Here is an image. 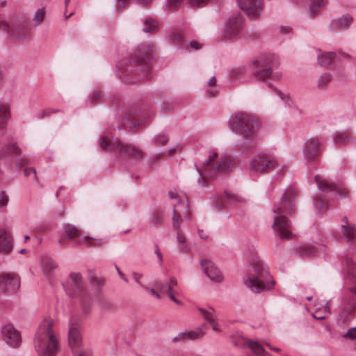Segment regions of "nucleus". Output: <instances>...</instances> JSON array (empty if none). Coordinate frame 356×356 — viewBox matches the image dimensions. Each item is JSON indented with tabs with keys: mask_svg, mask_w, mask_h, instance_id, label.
Segmentation results:
<instances>
[{
	"mask_svg": "<svg viewBox=\"0 0 356 356\" xmlns=\"http://www.w3.org/2000/svg\"><path fill=\"white\" fill-rule=\"evenodd\" d=\"M146 122L147 120L142 119L128 118L123 122V127L126 129L131 130L132 129L140 127L141 124H144Z\"/></svg>",
	"mask_w": 356,
	"mask_h": 356,
	"instance_id": "nucleus-34",
	"label": "nucleus"
},
{
	"mask_svg": "<svg viewBox=\"0 0 356 356\" xmlns=\"http://www.w3.org/2000/svg\"><path fill=\"white\" fill-rule=\"evenodd\" d=\"M275 165V161L269 156L259 154L251 161V168L256 172H261L271 169Z\"/></svg>",
	"mask_w": 356,
	"mask_h": 356,
	"instance_id": "nucleus-12",
	"label": "nucleus"
},
{
	"mask_svg": "<svg viewBox=\"0 0 356 356\" xmlns=\"http://www.w3.org/2000/svg\"><path fill=\"white\" fill-rule=\"evenodd\" d=\"M296 195V189L292 186H289L284 191L277 207L273 209L275 216L273 228L282 239H289L293 237L291 222L282 213H291L295 211Z\"/></svg>",
	"mask_w": 356,
	"mask_h": 356,
	"instance_id": "nucleus-2",
	"label": "nucleus"
},
{
	"mask_svg": "<svg viewBox=\"0 0 356 356\" xmlns=\"http://www.w3.org/2000/svg\"><path fill=\"white\" fill-rule=\"evenodd\" d=\"M246 70L247 69L244 66L235 67L231 71L230 77L234 80L238 79L246 72Z\"/></svg>",
	"mask_w": 356,
	"mask_h": 356,
	"instance_id": "nucleus-41",
	"label": "nucleus"
},
{
	"mask_svg": "<svg viewBox=\"0 0 356 356\" xmlns=\"http://www.w3.org/2000/svg\"><path fill=\"white\" fill-rule=\"evenodd\" d=\"M310 1L309 13L314 16L318 10L323 8L326 4V0H309Z\"/></svg>",
	"mask_w": 356,
	"mask_h": 356,
	"instance_id": "nucleus-38",
	"label": "nucleus"
},
{
	"mask_svg": "<svg viewBox=\"0 0 356 356\" xmlns=\"http://www.w3.org/2000/svg\"><path fill=\"white\" fill-rule=\"evenodd\" d=\"M204 334V331H203L201 327H197L193 330H189L179 333L176 337L172 338V341L177 342L189 340H197L202 339Z\"/></svg>",
	"mask_w": 356,
	"mask_h": 356,
	"instance_id": "nucleus-19",
	"label": "nucleus"
},
{
	"mask_svg": "<svg viewBox=\"0 0 356 356\" xmlns=\"http://www.w3.org/2000/svg\"><path fill=\"white\" fill-rule=\"evenodd\" d=\"M141 287L143 289H144L146 291L149 292L150 294H152V296L156 297V298H158V299L161 298V296H160L159 293L158 291H156L155 289H149V287H147L143 284H141Z\"/></svg>",
	"mask_w": 356,
	"mask_h": 356,
	"instance_id": "nucleus-54",
	"label": "nucleus"
},
{
	"mask_svg": "<svg viewBox=\"0 0 356 356\" xmlns=\"http://www.w3.org/2000/svg\"><path fill=\"white\" fill-rule=\"evenodd\" d=\"M243 17L241 15H232L225 22L223 35L226 38H234L243 31Z\"/></svg>",
	"mask_w": 356,
	"mask_h": 356,
	"instance_id": "nucleus-9",
	"label": "nucleus"
},
{
	"mask_svg": "<svg viewBox=\"0 0 356 356\" xmlns=\"http://www.w3.org/2000/svg\"><path fill=\"white\" fill-rule=\"evenodd\" d=\"M171 40L177 44L181 45L183 43L182 35L179 33H173L170 36Z\"/></svg>",
	"mask_w": 356,
	"mask_h": 356,
	"instance_id": "nucleus-49",
	"label": "nucleus"
},
{
	"mask_svg": "<svg viewBox=\"0 0 356 356\" xmlns=\"http://www.w3.org/2000/svg\"><path fill=\"white\" fill-rule=\"evenodd\" d=\"M47 16L46 6L38 8L34 13L31 19L32 23L35 26H38L42 24Z\"/></svg>",
	"mask_w": 356,
	"mask_h": 356,
	"instance_id": "nucleus-28",
	"label": "nucleus"
},
{
	"mask_svg": "<svg viewBox=\"0 0 356 356\" xmlns=\"http://www.w3.org/2000/svg\"><path fill=\"white\" fill-rule=\"evenodd\" d=\"M68 341L72 348L78 346L81 342L79 318L72 317L69 321Z\"/></svg>",
	"mask_w": 356,
	"mask_h": 356,
	"instance_id": "nucleus-13",
	"label": "nucleus"
},
{
	"mask_svg": "<svg viewBox=\"0 0 356 356\" xmlns=\"http://www.w3.org/2000/svg\"><path fill=\"white\" fill-rule=\"evenodd\" d=\"M24 174L25 176L28 177L31 175H33L35 179H36V171L33 168H26L24 170Z\"/></svg>",
	"mask_w": 356,
	"mask_h": 356,
	"instance_id": "nucleus-56",
	"label": "nucleus"
},
{
	"mask_svg": "<svg viewBox=\"0 0 356 356\" xmlns=\"http://www.w3.org/2000/svg\"><path fill=\"white\" fill-rule=\"evenodd\" d=\"M19 279L17 275L11 273L0 275L1 291L14 293L19 288Z\"/></svg>",
	"mask_w": 356,
	"mask_h": 356,
	"instance_id": "nucleus-14",
	"label": "nucleus"
},
{
	"mask_svg": "<svg viewBox=\"0 0 356 356\" xmlns=\"http://www.w3.org/2000/svg\"><path fill=\"white\" fill-rule=\"evenodd\" d=\"M344 259L347 267L346 279L356 283V249L350 248Z\"/></svg>",
	"mask_w": 356,
	"mask_h": 356,
	"instance_id": "nucleus-15",
	"label": "nucleus"
},
{
	"mask_svg": "<svg viewBox=\"0 0 356 356\" xmlns=\"http://www.w3.org/2000/svg\"><path fill=\"white\" fill-rule=\"evenodd\" d=\"M82 240L83 241V243H85L88 247H92V241H96V239L92 238L89 236H86Z\"/></svg>",
	"mask_w": 356,
	"mask_h": 356,
	"instance_id": "nucleus-62",
	"label": "nucleus"
},
{
	"mask_svg": "<svg viewBox=\"0 0 356 356\" xmlns=\"http://www.w3.org/2000/svg\"><path fill=\"white\" fill-rule=\"evenodd\" d=\"M158 30V24L155 20L147 19L144 22L143 31L145 33H154Z\"/></svg>",
	"mask_w": 356,
	"mask_h": 356,
	"instance_id": "nucleus-40",
	"label": "nucleus"
},
{
	"mask_svg": "<svg viewBox=\"0 0 356 356\" xmlns=\"http://www.w3.org/2000/svg\"><path fill=\"white\" fill-rule=\"evenodd\" d=\"M10 117V112L8 104L0 102V130L6 129Z\"/></svg>",
	"mask_w": 356,
	"mask_h": 356,
	"instance_id": "nucleus-26",
	"label": "nucleus"
},
{
	"mask_svg": "<svg viewBox=\"0 0 356 356\" xmlns=\"http://www.w3.org/2000/svg\"><path fill=\"white\" fill-rule=\"evenodd\" d=\"M336 54L334 52H323L318 56V63L323 67H328L335 58Z\"/></svg>",
	"mask_w": 356,
	"mask_h": 356,
	"instance_id": "nucleus-33",
	"label": "nucleus"
},
{
	"mask_svg": "<svg viewBox=\"0 0 356 356\" xmlns=\"http://www.w3.org/2000/svg\"><path fill=\"white\" fill-rule=\"evenodd\" d=\"M70 280L76 288L77 292H81L83 290V279L80 273H74L70 275Z\"/></svg>",
	"mask_w": 356,
	"mask_h": 356,
	"instance_id": "nucleus-36",
	"label": "nucleus"
},
{
	"mask_svg": "<svg viewBox=\"0 0 356 356\" xmlns=\"http://www.w3.org/2000/svg\"><path fill=\"white\" fill-rule=\"evenodd\" d=\"M182 223V219L179 214H177L175 211L172 216V226L175 229H179Z\"/></svg>",
	"mask_w": 356,
	"mask_h": 356,
	"instance_id": "nucleus-46",
	"label": "nucleus"
},
{
	"mask_svg": "<svg viewBox=\"0 0 356 356\" xmlns=\"http://www.w3.org/2000/svg\"><path fill=\"white\" fill-rule=\"evenodd\" d=\"M248 347L252 350V353L257 356H262L263 355H267L272 356L268 354L264 347L257 341L252 340H247Z\"/></svg>",
	"mask_w": 356,
	"mask_h": 356,
	"instance_id": "nucleus-32",
	"label": "nucleus"
},
{
	"mask_svg": "<svg viewBox=\"0 0 356 356\" xmlns=\"http://www.w3.org/2000/svg\"><path fill=\"white\" fill-rule=\"evenodd\" d=\"M58 111H59V110H53V109L44 110L41 113L40 115L39 116V118L42 119L46 116L50 115L51 113H56Z\"/></svg>",
	"mask_w": 356,
	"mask_h": 356,
	"instance_id": "nucleus-58",
	"label": "nucleus"
},
{
	"mask_svg": "<svg viewBox=\"0 0 356 356\" xmlns=\"http://www.w3.org/2000/svg\"><path fill=\"white\" fill-rule=\"evenodd\" d=\"M122 143L118 138L102 136L99 140V147L104 151H115L121 149Z\"/></svg>",
	"mask_w": 356,
	"mask_h": 356,
	"instance_id": "nucleus-20",
	"label": "nucleus"
},
{
	"mask_svg": "<svg viewBox=\"0 0 356 356\" xmlns=\"http://www.w3.org/2000/svg\"><path fill=\"white\" fill-rule=\"evenodd\" d=\"M154 286H156V288L161 292V293H165V289H166V286L167 285L164 283H162V282H156L154 283Z\"/></svg>",
	"mask_w": 356,
	"mask_h": 356,
	"instance_id": "nucleus-57",
	"label": "nucleus"
},
{
	"mask_svg": "<svg viewBox=\"0 0 356 356\" xmlns=\"http://www.w3.org/2000/svg\"><path fill=\"white\" fill-rule=\"evenodd\" d=\"M88 279L91 283L99 284L96 277H95V272L92 270H88Z\"/></svg>",
	"mask_w": 356,
	"mask_h": 356,
	"instance_id": "nucleus-59",
	"label": "nucleus"
},
{
	"mask_svg": "<svg viewBox=\"0 0 356 356\" xmlns=\"http://www.w3.org/2000/svg\"><path fill=\"white\" fill-rule=\"evenodd\" d=\"M115 268H116V270H117L118 274L119 275L120 277L124 282H128V279H127V276L122 272H121V270H120V268H118V266H115Z\"/></svg>",
	"mask_w": 356,
	"mask_h": 356,
	"instance_id": "nucleus-64",
	"label": "nucleus"
},
{
	"mask_svg": "<svg viewBox=\"0 0 356 356\" xmlns=\"http://www.w3.org/2000/svg\"><path fill=\"white\" fill-rule=\"evenodd\" d=\"M177 239L178 243H179L180 248L184 250L185 248L184 243L186 241V238H185V236H184V234L182 233L178 232L177 234Z\"/></svg>",
	"mask_w": 356,
	"mask_h": 356,
	"instance_id": "nucleus-51",
	"label": "nucleus"
},
{
	"mask_svg": "<svg viewBox=\"0 0 356 356\" xmlns=\"http://www.w3.org/2000/svg\"><path fill=\"white\" fill-rule=\"evenodd\" d=\"M0 28L3 31L9 32L10 35L15 40L25 39L29 35V32L24 26H12L0 19Z\"/></svg>",
	"mask_w": 356,
	"mask_h": 356,
	"instance_id": "nucleus-17",
	"label": "nucleus"
},
{
	"mask_svg": "<svg viewBox=\"0 0 356 356\" xmlns=\"http://www.w3.org/2000/svg\"><path fill=\"white\" fill-rule=\"evenodd\" d=\"M253 273L243 277L245 285L252 292L261 293L273 289L275 282L272 280L268 267L258 257L250 261Z\"/></svg>",
	"mask_w": 356,
	"mask_h": 356,
	"instance_id": "nucleus-4",
	"label": "nucleus"
},
{
	"mask_svg": "<svg viewBox=\"0 0 356 356\" xmlns=\"http://www.w3.org/2000/svg\"><path fill=\"white\" fill-rule=\"evenodd\" d=\"M233 166L232 161L229 156H223L220 158L216 152L209 155L207 160L202 163V169L200 170L195 165L200 177L197 182L200 186H205L207 179L213 178L219 174L227 172Z\"/></svg>",
	"mask_w": 356,
	"mask_h": 356,
	"instance_id": "nucleus-6",
	"label": "nucleus"
},
{
	"mask_svg": "<svg viewBox=\"0 0 356 356\" xmlns=\"http://www.w3.org/2000/svg\"><path fill=\"white\" fill-rule=\"evenodd\" d=\"M120 153L122 156L136 161L143 158L142 151L129 144H122Z\"/></svg>",
	"mask_w": 356,
	"mask_h": 356,
	"instance_id": "nucleus-22",
	"label": "nucleus"
},
{
	"mask_svg": "<svg viewBox=\"0 0 356 356\" xmlns=\"http://www.w3.org/2000/svg\"><path fill=\"white\" fill-rule=\"evenodd\" d=\"M54 321L45 319L40 325L35 334V348L42 356H56L58 351V343L53 330Z\"/></svg>",
	"mask_w": 356,
	"mask_h": 356,
	"instance_id": "nucleus-5",
	"label": "nucleus"
},
{
	"mask_svg": "<svg viewBox=\"0 0 356 356\" xmlns=\"http://www.w3.org/2000/svg\"><path fill=\"white\" fill-rule=\"evenodd\" d=\"M40 264L42 269L47 273L51 272L57 267L56 262L47 255H43L41 257Z\"/></svg>",
	"mask_w": 356,
	"mask_h": 356,
	"instance_id": "nucleus-31",
	"label": "nucleus"
},
{
	"mask_svg": "<svg viewBox=\"0 0 356 356\" xmlns=\"http://www.w3.org/2000/svg\"><path fill=\"white\" fill-rule=\"evenodd\" d=\"M255 70L253 76L258 80L265 81L272 75V67L275 65L273 56L266 55L259 57L253 61Z\"/></svg>",
	"mask_w": 356,
	"mask_h": 356,
	"instance_id": "nucleus-8",
	"label": "nucleus"
},
{
	"mask_svg": "<svg viewBox=\"0 0 356 356\" xmlns=\"http://www.w3.org/2000/svg\"><path fill=\"white\" fill-rule=\"evenodd\" d=\"M117 3L118 4V6L120 8H127V5L129 3L130 0H115Z\"/></svg>",
	"mask_w": 356,
	"mask_h": 356,
	"instance_id": "nucleus-61",
	"label": "nucleus"
},
{
	"mask_svg": "<svg viewBox=\"0 0 356 356\" xmlns=\"http://www.w3.org/2000/svg\"><path fill=\"white\" fill-rule=\"evenodd\" d=\"M303 157L305 160L316 166L320 163L318 158L321 156L322 149L320 140L317 137L307 139L302 145Z\"/></svg>",
	"mask_w": 356,
	"mask_h": 356,
	"instance_id": "nucleus-7",
	"label": "nucleus"
},
{
	"mask_svg": "<svg viewBox=\"0 0 356 356\" xmlns=\"http://www.w3.org/2000/svg\"><path fill=\"white\" fill-rule=\"evenodd\" d=\"M169 139L167 134L160 133L152 138V143L156 147H162L168 144Z\"/></svg>",
	"mask_w": 356,
	"mask_h": 356,
	"instance_id": "nucleus-37",
	"label": "nucleus"
},
{
	"mask_svg": "<svg viewBox=\"0 0 356 356\" xmlns=\"http://www.w3.org/2000/svg\"><path fill=\"white\" fill-rule=\"evenodd\" d=\"M296 252L300 257H309L317 252L315 247L309 245H302L296 249Z\"/></svg>",
	"mask_w": 356,
	"mask_h": 356,
	"instance_id": "nucleus-35",
	"label": "nucleus"
},
{
	"mask_svg": "<svg viewBox=\"0 0 356 356\" xmlns=\"http://www.w3.org/2000/svg\"><path fill=\"white\" fill-rule=\"evenodd\" d=\"M197 310L203 316L204 320L209 323H215V320H217L218 316L216 310L213 307H209L208 309L202 307H197Z\"/></svg>",
	"mask_w": 356,
	"mask_h": 356,
	"instance_id": "nucleus-29",
	"label": "nucleus"
},
{
	"mask_svg": "<svg viewBox=\"0 0 356 356\" xmlns=\"http://www.w3.org/2000/svg\"><path fill=\"white\" fill-rule=\"evenodd\" d=\"M334 140L337 144H349L350 143H356V138L351 137L348 134L344 132H337L334 136Z\"/></svg>",
	"mask_w": 356,
	"mask_h": 356,
	"instance_id": "nucleus-30",
	"label": "nucleus"
},
{
	"mask_svg": "<svg viewBox=\"0 0 356 356\" xmlns=\"http://www.w3.org/2000/svg\"><path fill=\"white\" fill-rule=\"evenodd\" d=\"M74 356H92V353L90 349L81 348L73 352Z\"/></svg>",
	"mask_w": 356,
	"mask_h": 356,
	"instance_id": "nucleus-47",
	"label": "nucleus"
},
{
	"mask_svg": "<svg viewBox=\"0 0 356 356\" xmlns=\"http://www.w3.org/2000/svg\"><path fill=\"white\" fill-rule=\"evenodd\" d=\"M341 221L343 224L341 225L343 235L349 242H356V228L352 224L348 222L347 217L344 216Z\"/></svg>",
	"mask_w": 356,
	"mask_h": 356,
	"instance_id": "nucleus-23",
	"label": "nucleus"
},
{
	"mask_svg": "<svg viewBox=\"0 0 356 356\" xmlns=\"http://www.w3.org/2000/svg\"><path fill=\"white\" fill-rule=\"evenodd\" d=\"M20 149L15 143L6 145L3 149V156H17L20 155Z\"/></svg>",
	"mask_w": 356,
	"mask_h": 356,
	"instance_id": "nucleus-39",
	"label": "nucleus"
},
{
	"mask_svg": "<svg viewBox=\"0 0 356 356\" xmlns=\"http://www.w3.org/2000/svg\"><path fill=\"white\" fill-rule=\"evenodd\" d=\"M314 179L320 191L326 192H337L340 194L343 193L346 191L344 188L337 185L332 181H330L327 179H321L320 175H316Z\"/></svg>",
	"mask_w": 356,
	"mask_h": 356,
	"instance_id": "nucleus-18",
	"label": "nucleus"
},
{
	"mask_svg": "<svg viewBox=\"0 0 356 356\" xmlns=\"http://www.w3.org/2000/svg\"><path fill=\"white\" fill-rule=\"evenodd\" d=\"M332 75L330 73H325L321 76L318 81V88L323 89L331 81Z\"/></svg>",
	"mask_w": 356,
	"mask_h": 356,
	"instance_id": "nucleus-42",
	"label": "nucleus"
},
{
	"mask_svg": "<svg viewBox=\"0 0 356 356\" xmlns=\"http://www.w3.org/2000/svg\"><path fill=\"white\" fill-rule=\"evenodd\" d=\"M8 202V196L4 191L0 193V207H3L7 204Z\"/></svg>",
	"mask_w": 356,
	"mask_h": 356,
	"instance_id": "nucleus-52",
	"label": "nucleus"
},
{
	"mask_svg": "<svg viewBox=\"0 0 356 356\" xmlns=\"http://www.w3.org/2000/svg\"><path fill=\"white\" fill-rule=\"evenodd\" d=\"M63 229L67 239H74L81 235V230L70 223H64Z\"/></svg>",
	"mask_w": 356,
	"mask_h": 356,
	"instance_id": "nucleus-27",
	"label": "nucleus"
},
{
	"mask_svg": "<svg viewBox=\"0 0 356 356\" xmlns=\"http://www.w3.org/2000/svg\"><path fill=\"white\" fill-rule=\"evenodd\" d=\"M201 266L204 273L212 282H220L222 281L223 276L221 271L212 261L208 259H202Z\"/></svg>",
	"mask_w": 356,
	"mask_h": 356,
	"instance_id": "nucleus-16",
	"label": "nucleus"
},
{
	"mask_svg": "<svg viewBox=\"0 0 356 356\" xmlns=\"http://www.w3.org/2000/svg\"><path fill=\"white\" fill-rule=\"evenodd\" d=\"M210 0H188V3L193 7H203Z\"/></svg>",
	"mask_w": 356,
	"mask_h": 356,
	"instance_id": "nucleus-48",
	"label": "nucleus"
},
{
	"mask_svg": "<svg viewBox=\"0 0 356 356\" xmlns=\"http://www.w3.org/2000/svg\"><path fill=\"white\" fill-rule=\"evenodd\" d=\"M152 49V44H143L131 55L128 63H118V73L125 83H138L151 78L150 56Z\"/></svg>",
	"mask_w": 356,
	"mask_h": 356,
	"instance_id": "nucleus-1",
	"label": "nucleus"
},
{
	"mask_svg": "<svg viewBox=\"0 0 356 356\" xmlns=\"http://www.w3.org/2000/svg\"><path fill=\"white\" fill-rule=\"evenodd\" d=\"M238 5L250 19H257L263 8V0H236Z\"/></svg>",
	"mask_w": 356,
	"mask_h": 356,
	"instance_id": "nucleus-10",
	"label": "nucleus"
},
{
	"mask_svg": "<svg viewBox=\"0 0 356 356\" xmlns=\"http://www.w3.org/2000/svg\"><path fill=\"white\" fill-rule=\"evenodd\" d=\"M344 337H348L351 339H356V327H352L343 335Z\"/></svg>",
	"mask_w": 356,
	"mask_h": 356,
	"instance_id": "nucleus-55",
	"label": "nucleus"
},
{
	"mask_svg": "<svg viewBox=\"0 0 356 356\" xmlns=\"http://www.w3.org/2000/svg\"><path fill=\"white\" fill-rule=\"evenodd\" d=\"M353 19L350 15L346 14L341 17L332 19L330 24V29L331 31L344 30L352 24Z\"/></svg>",
	"mask_w": 356,
	"mask_h": 356,
	"instance_id": "nucleus-21",
	"label": "nucleus"
},
{
	"mask_svg": "<svg viewBox=\"0 0 356 356\" xmlns=\"http://www.w3.org/2000/svg\"><path fill=\"white\" fill-rule=\"evenodd\" d=\"M314 204L320 213H323L325 211L326 206L324 204L322 195H317L314 200Z\"/></svg>",
	"mask_w": 356,
	"mask_h": 356,
	"instance_id": "nucleus-43",
	"label": "nucleus"
},
{
	"mask_svg": "<svg viewBox=\"0 0 356 356\" xmlns=\"http://www.w3.org/2000/svg\"><path fill=\"white\" fill-rule=\"evenodd\" d=\"M229 124L232 131L241 136V141L237 144L241 149H254L258 140V123L250 115L238 112L232 115Z\"/></svg>",
	"mask_w": 356,
	"mask_h": 356,
	"instance_id": "nucleus-3",
	"label": "nucleus"
},
{
	"mask_svg": "<svg viewBox=\"0 0 356 356\" xmlns=\"http://www.w3.org/2000/svg\"><path fill=\"white\" fill-rule=\"evenodd\" d=\"M150 219L152 223L154 225L161 224L163 220V213L160 211H156L152 214Z\"/></svg>",
	"mask_w": 356,
	"mask_h": 356,
	"instance_id": "nucleus-44",
	"label": "nucleus"
},
{
	"mask_svg": "<svg viewBox=\"0 0 356 356\" xmlns=\"http://www.w3.org/2000/svg\"><path fill=\"white\" fill-rule=\"evenodd\" d=\"M274 90L283 102L288 103L290 101V97L288 95H284L277 88H274Z\"/></svg>",
	"mask_w": 356,
	"mask_h": 356,
	"instance_id": "nucleus-53",
	"label": "nucleus"
},
{
	"mask_svg": "<svg viewBox=\"0 0 356 356\" xmlns=\"http://www.w3.org/2000/svg\"><path fill=\"white\" fill-rule=\"evenodd\" d=\"M13 249V241L10 235L3 229H0V252L9 253Z\"/></svg>",
	"mask_w": 356,
	"mask_h": 356,
	"instance_id": "nucleus-24",
	"label": "nucleus"
},
{
	"mask_svg": "<svg viewBox=\"0 0 356 356\" xmlns=\"http://www.w3.org/2000/svg\"><path fill=\"white\" fill-rule=\"evenodd\" d=\"M1 334L3 341L9 346L17 348L21 345V334L12 324L8 323L4 325L1 328Z\"/></svg>",
	"mask_w": 356,
	"mask_h": 356,
	"instance_id": "nucleus-11",
	"label": "nucleus"
},
{
	"mask_svg": "<svg viewBox=\"0 0 356 356\" xmlns=\"http://www.w3.org/2000/svg\"><path fill=\"white\" fill-rule=\"evenodd\" d=\"M184 0H166V6L170 10H176Z\"/></svg>",
	"mask_w": 356,
	"mask_h": 356,
	"instance_id": "nucleus-45",
	"label": "nucleus"
},
{
	"mask_svg": "<svg viewBox=\"0 0 356 356\" xmlns=\"http://www.w3.org/2000/svg\"><path fill=\"white\" fill-rule=\"evenodd\" d=\"M216 200L218 201V202L216 203L214 206L215 207L220 209L224 207L227 204L241 201L239 197L235 195L234 194H231L227 192H225L222 195L217 197Z\"/></svg>",
	"mask_w": 356,
	"mask_h": 356,
	"instance_id": "nucleus-25",
	"label": "nucleus"
},
{
	"mask_svg": "<svg viewBox=\"0 0 356 356\" xmlns=\"http://www.w3.org/2000/svg\"><path fill=\"white\" fill-rule=\"evenodd\" d=\"M132 277H133V279L135 280V282L137 284H138L140 285V286L141 287V284H143L140 282V280L142 278L143 275L140 273H136V272H133Z\"/></svg>",
	"mask_w": 356,
	"mask_h": 356,
	"instance_id": "nucleus-60",
	"label": "nucleus"
},
{
	"mask_svg": "<svg viewBox=\"0 0 356 356\" xmlns=\"http://www.w3.org/2000/svg\"><path fill=\"white\" fill-rule=\"evenodd\" d=\"M102 98V93L98 90H95L92 92V93L91 94V95L90 96V99L91 102H92L94 101H101Z\"/></svg>",
	"mask_w": 356,
	"mask_h": 356,
	"instance_id": "nucleus-50",
	"label": "nucleus"
},
{
	"mask_svg": "<svg viewBox=\"0 0 356 356\" xmlns=\"http://www.w3.org/2000/svg\"><path fill=\"white\" fill-rule=\"evenodd\" d=\"M232 339H233L232 343L234 344V346H239L243 344V339L242 338H240V337L236 338L235 337H232Z\"/></svg>",
	"mask_w": 356,
	"mask_h": 356,
	"instance_id": "nucleus-63",
	"label": "nucleus"
}]
</instances>
